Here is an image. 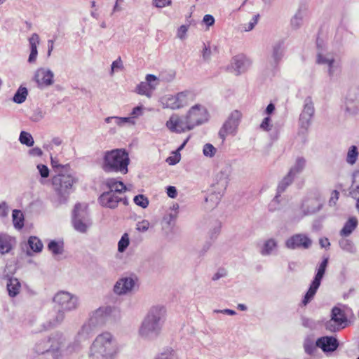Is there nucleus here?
<instances>
[{"mask_svg": "<svg viewBox=\"0 0 359 359\" xmlns=\"http://www.w3.org/2000/svg\"><path fill=\"white\" fill-rule=\"evenodd\" d=\"M114 120H115V123L119 126H122L126 123L132 122V118H130V117L114 116Z\"/></svg>", "mask_w": 359, "mask_h": 359, "instance_id": "864d4df0", "label": "nucleus"}, {"mask_svg": "<svg viewBox=\"0 0 359 359\" xmlns=\"http://www.w3.org/2000/svg\"><path fill=\"white\" fill-rule=\"evenodd\" d=\"M55 340L48 338L47 340L36 344L35 349L39 354H43L49 351H54L58 349L57 346H54Z\"/></svg>", "mask_w": 359, "mask_h": 359, "instance_id": "5701e85b", "label": "nucleus"}, {"mask_svg": "<svg viewBox=\"0 0 359 359\" xmlns=\"http://www.w3.org/2000/svg\"><path fill=\"white\" fill-rule=\"evenodd\" d=\"M242 114L241 111L234 110L228 117L227 120L223 124V126L219 131V136L224 141L229 135H235L237 128L240 123Z\"/></svg>", "mask_w": 359, "mask_h": 359, "instance_id": "f8f14e48", "label": "nucleus"}, {"mask_svg": "<svg viewBox=\"0 0 359 359\" xmlns=\"http://www.w3.org/2000/svg\"><path fill=\"white\" fill-rule=\"evenodd\" d=\"M28 95L27 89L25 87L20 86L15 93L13 101L18 104L24 102Z\"/></svg>", "mask_w": 359, "mask_h": 359, "instance_id": "f704fd0d", "label": "nucleus"}, {"mask_svg": "<svg viewBox=\"0 0 359 359\" xmlns=\"http://www.w3.org/2000/svg\"><path fill=\"white\" fill-rule=\"evenodd\" d=\"M20 142L28 147H31L34 144V140L32 136L27 132L22 131L19 138Z\"/></svg>", "mask_w": 359, "mask_h": 359, "instance_id": "a18cd8bd", "label": "nucleus"}, {"mask_svg": "<svg viewBox=\"0 0 359 359\" xmlns=\"http://www.w3.org/2000/svg\"><path fill=\"white\" fill-rule=\"evenodd\" d=\"M53 73L50 69H38L34 75V80L39 87L48 86L53 83Z\"/></svg>", "mask_w": 359, "mask_h": 359, "instance_id": "f3484780", "label": "nucleus"}, {"mask_svg": "<svg viewBox=\"0 0 359 359\" xmlns=\"http://www.w3.org/2000/svg\"><path fill=\"white\" fill-rule=\"evenodd\" d=\"M107 309L100 308L90 316L88 323L84 324L78 333L79 340L86 339L92 334L93 329L103 325L107 318Z\"/></svg>", "mask_w": 359, "mask_h": 359, "instance_id": "423d86ee", "label": "nucleus"}, {"mask_svg": "<svg viewBox=\"0 0 359 359\" xmlns=\"http://www.w3.org/2000/svg\"><path fill=\"white\" fill-rule=\"evenodd\" d=\"M50 164H51V166H52L54 172L56 174L58 172L66 171L67 170H70V167H69V164L62 165V164L59 163V161L56 158L51 157Z\"/></svg>", "mask_w": 359, "mask_h": 359, "instance_id": "4c0bfd02", "label": "nucleus"}, {"mask_svg": "<svg viewBox=\"0 0 359 359\" xmlns=\"http://www.w3.org/2000/svg\"><path fill=\"white\" fill-rule=\"evenodd\" d=\"M250 65L249 61L243 55H238L233 57L232 67L236 72V75L245 72Z\"/></svg>", "mask_w": 359, "mask_h": 359, "instance_id": "4be33fe9", "label": "nucleus"}, {"mask_svg": "<svg viewBox=\"0 0 359 359\" xmlns=\"http://www.w3.org/2000/svg\"><path fill=\"white\" fill-rule=\"evenodd\" d=\"M193 94L191 92L183 91L165 97L163 104L167 108L177 109L189 104L193 101Z\"/></svg>", "mask_w": 359, "mask_h": 359, "instance_id": "9d476101", "label": "nucleus"}, {"mask_svg": "<svg viewBox=\"0 0 359 359\" xmlns=\"http://www.w3.org/2000/svg\"><path fill=\"white\" fill-rule=\"evenodd\" d=\"M134 203L143 208H146L149 205L148 198L142 194H139L134 198Z\"/></svg>", "mask_w": 359, "mask_h": 359, "instance_id": "8fccbe9b", "label": "nucleus"}, {"mask_svg": "<svg viewBox=\"0 0 359 359\" xmlns=\"http://www.w3.org/2000/svg\"><path fill=\"white\" fill-rule=\"evenodd\" d=\"M276 246L277 243L274 239H269L264 243L260 252L262 255H269Z\"/></svg>", "mask_w": 359, "mask_h": 359, "instance_id": "e433bc0d", "label": "nucleus"}, {"mask_svg": "<svg viewBox=\"0 0 359 359\" xmlns=\"http://www.w3.org/2000/svg\"><path fill=\"white\" fill-rule=\"evenodd\" d=\"M72 223L74 229L81 232L85 233L90 225L87 208H83L81 204L76 203L73 210Z\"/></svg>", "mask_w": 359, "mask_h": 359, "instance_id": "6e6552de", "label": "nucleus"}, {"mask_svg": "<svg viewBox=\"0 0 359 359\" xmlns=\"http://www.w3.org/2000/svg\"><path fill=\"white\" fill-rule=\"evenodd\" d=\"M8 214V207L6 202L0 203V217H6Z\"/></svg>", "mask_w": 359, "mask_h": 359, "instance_id": "4d7b16f0", "label": "nucleus"}, {"mask_svg": "<svg viewBox=\"0 0 359 359\" xmlns=\"http://www.w3.org/2000/svg\"><path fill=\"white\" fill-rule=\"evenodd\" d=\"M37 168L41 177L47 178L49 176V169L46 165L43 164H39L37 165Z\"/></svg>", "mask_w": 359, "mask_h": 359, "instance_id": "603ef678", "label": "nucleus"}, {"mask_svg": "<svg viewBox=\"0 0 359 359\" xmlns=\"http://www.w3.org/2000/svg\"><path fill=\"white\" fill-rule=\"evenodd\" d=\"M166 310L163 306H152L139 328L140 336L147 340L156 339L165 320Z\"/></svg>", "mask_w": 359, "mask_h": 359, "instance_id": "f257e3e1", "label": "nucleus"}, {"mask_svg": "<svg viewBox=\"0 0 359 359\" xmlns=\"http://www.w3.org/2000/svg\"><path fill=\"white\" fill-rule=\"evenodd\" d=\"M13 222L15 228L21 229L24 226V215L19 210H14L12 213Z\"/></svg>", "mask_w": 359, "mask_h": 359, "instance_id": "2f4dec72", "label": "nucleus"}, {"mask_svg": "<svg viewBox=\"0 0 359 359\" xmlns=\"http://www.w3.org/2000/svg\"><path fill=\"white\" fill-rule=\"evenodd\" d=\"M358 194H359V185L356 184L355 180H354L351 188L350 194L353 198H356Z\"/></svg>", "mask_w": 359, "mask_h": 359, "instance_id": "052dcab7", "label": "nucleus"}, {"mask_svg": "<svg viewBox=\"0 0 359 359\" xmlns=\"http://www.w3.org/2000/svg\"><path fill=\"white\" fill-rule=\"evenodd\" d=\"M155 86L148 83L147 82H141L136 88V92L140 95H144L147 97H151Z\"/></svg>", "mask_w": 359, "mask_h": 359, "instance_id": "c756f323", "label": "nucleus"}, {"mask_svg": "<svg viewBox=\"0 0 359 359\" xmlns=\"http://www.w3.org/2000/svg\"><path fill=\"white\" fill-rule=\"evenodd\" d=\"M312 241L306 235L297 233L290 237L285 242V246L292 250L308 249L311 246Z\"/></svg>", "mask_w": 359, "mask_h": 359, "instance_id": "4468645a", "label": "nucleus"}, {"mask_svg": "<svg viewBox=\"0 0 359 359\" xmlns=\"http://www.w3.org/2000/svg\"><path fill=\"white\" fill-rule=\"evenodd\" d=\"M39 36L36 33H34L29 39L30 46V54L29 56L28 62L29 63H32L36 61L38 54L37 46L39 44Z\"/></svg>", "mask_w": 359, "mask_h": 359, "instance_id": "b1692460", "label": "nucleus"}, {"mask_svg": "<svg viewBox=\"0 0 359 359\" xmlns=\"http://www.w3.org/2000/svg\"><path fill=\"white\" fill-rule=\"evenodd\" d=\"M112 335L104 332L98 335L90 347V356L93 359H108L114 352Z\"/></svg>", "mask_w": 359, "mask_h": 359, "instance_id": "20e7f679", "label": "nucleus"}, {"mask_svg": "<svg viewBox=\"0 0 359 359\" xmlns=\"http://www.w3.org/2000/svg\"><path fill=\"white\" fill-rule=\"evenodd\" d=\"M339 193L337 190H334L331 194V197L329 200V205L330 206L334 205L339 199Z\"/></svg>", "mask_w": 359, "mask_h": 359, "instance_id": "bf43d9fd", "label": "nucleus"}, {"mask_svg": "<svg viewBox=\"0 0 359 359\" xmlns=\"http://www.w3.org/2000/svg\"><path fill=\"white\" fill-rule=\"evenodd\" d=\"M51 182L55 192L62 199L66 198L69 195L76 179L70 173V170H67L55 174L53 176Z\"/></svg>", "mask_w": 359, "mask_h": 359, "instance_id": "39448f33", "label": "nucleus"}, {"mask_svg": "<svg viewBox=\"0 0 359 359\" xmlns=\"http://www.w3.org/2000/svg\"><path fill=\"white\" fill-rule=\"evenodd\" d=\"M203 22L208 26H212L215 23V18L212 15L207 14L203 17Z\"/></svg>", "mask_w": 359, "mask_h": 359, "instance_id": "e2e57ef3", "label": "nucleus"}, {"mask_svg": "<svg viewBox=\"0 0 359 359\" xmlns=\"http://www.w3.org/2000/svg\"><path fill=\"white\" fill-rule=\"evenodd\" d=\"M6 288L8 295L15 297L20 293L21 284L18 278L10 277L8 278Z\"/></svg>", "mask_w": 359, "mask_h": 359, "instance_id": "393cba45", "label": "nucleus"}, {"mask_svg": "<svg viewBox=\"0 0 359 359\" xmlns=\"http://www.w3.org/2000/svg\"><path fill=\"white\" fill-rule=\"evenodd\" d=\"M189 128H194L208 120V113L205 107L201 104L193 106L186 116Z\"/></svg>", "mask_w": 359, "mask_h": 359, "instance_id": "9b49d317", "label": "nucleus"}, {"mask_svg": "<svg viewBox=\"0 0 359 359\" xmlns=\"http://www.w3.org/2000/svg\"><path fill=\"white\" fill-rule=\"evenodd\" d=\"M303 22V17L301 12H297L294 16L291 19V26L293 29H298L301 27Z\"/></svg>", "mask_w": 359, "mask_h": 359, "instance_id": "09e8293b", "label": "nucleus"}, {"mask_svg": "<svg viewBox=\"0 0 359 359\" xmlns=\"http://www.w3.org/2000/svg\"><path fill=\"white\" fill-rule=\"evenodd\" d=\"M339 246L343 250L351 253H353L355 251V248L353 242L346 238H341L339 241Z\"/></svg>", "mask_w": 359, "mask_h": 359, "instance_id": "ea45409f", "label": "nucleus"}, {"mask_svg": "<svg viewBox=\"0 0 359 359\" xmlns=\"http://www.w3.org/2000/svg\"><path fill=\"white\" fill-rule=\"evenodd\" d=\"M48 248L54 255H61L63 252V243L52 241L48 243Z\"/></svg>", "mask_w": 359, "mask_h": 359, "instance_id": "58836bf2", "label": "nucleus"}, {"mask_svg": "<svg viewBox=\"0 0 359 359\" xmlns=\"http://www.w3.org/2000/svg\"><path fill=\"white\" fill-rule=\"evenodd\" d=\"M294 176L292 174H290V172H288L287 175L283 177L282 181L279 183L278 188H277V194L276 195L273 202H278V198L280 197L281 193L285 191L286 188L292 184L294 179Z\"/></svg>", "mask_w": 359, "mask_h": 359, "instance_id": "a878e982", "label": "nucleus"}, {"mask_svg": "<svg viewBox=\"0 0 359 359\" xmlns=\"http://www.w3.org/2000/svg\"><path fill=\"white\" fill-rule=\"evenodd\" d=\"M216 148L210 143H206L203 148V154L205 156L212 158L216 154Z\"/></svg>", "mask_w": 359, "mask_h": 359, "instance_id": "49530a36", "label": "nucleus"}, {"mask_svg": "<svg viewBox=\"0 0 359 359\" xmlns=\"http://www.w3.org/2000/svg\"><path fill=\"white\" fill-rule=\"evenodd\" d=\"M305 165V158L303 157H298L296 160L295 164L290 168L289 172L295 177L304 170Z\"/></svg>", "mask_w": 359, "mask_h": 359, "instance_id": "72a5a7b5", "label": "nucleus"}, {"mask_svg": "<svg viewBox=\"0 0 359 359\" xmlns=\"http://www.w3.org/2000/svg\"><path fill=\"white\" fill-rule=\"evenodd\" d=\"M322 206L321 199L318 197L308 198L302 204L303 211L306 215L317 212L321 209Z\"/></svg>", "mask_w": 359, "mask_h": 359, "instance_id": "a211bd4d", "label": "nucleus"}, {"mask_svg": "<svg viewBox=\"0 0 359 359\" xmlns=\"http://www.w3.org/2000/svg\"><path fill=\"white\" fill-rule=\"evenodd\" d=\"M123 64L121 57H118L116 60L114 61L111 64V72H113L116 69H122Z\"/></svg>", "mask_w": 359, "mask_h": 359, "instance_id": "0e129e2a", "label": "nucleus"}, {"mask_svg": "<svg viewBox=\"0 0 359 359\" xmlns=\"http://www.w3.org/2000/svg\"><path fill=\"white\" fill-rule=\"evenodd\" d=\"M358 156L357 147L355 146H351L348 151L346 161L353 165L354 164Z\"/></svg>", "mask_w": 359, "mask_h": 359, "instance_id": "c03bdc74", "label": "nucleus"}, {"mask_svg": "<svg viewBox=\"0 0 359 359\" xmlns=\"http://www.w3.org/2000/svg\"><path fill=\"white\" fill-rule=\"evenodd\" d=\"M317 62L318 64L322 65H328V73L330 76H332L334 73V66L333 64L334 62V60L333 57H327L326 56L323 55L322 54H318L317 55Z\"/></svg>", "mask_w": 359, "mask_h": 359, "instance_id": "7c9ffc66", "label": "nucleus"}, {"mask_svg": "<svg viewBox=\"0 0 359 359\" xmlns=\"http://www.w3.org/2000/svg\"><path fill=\"white\" fill-rule=\"evenodd\" d=\"M329 258L324 257L322 262L318 266L317 273L314 277V279L311 283L310 287L302 300V304L304 306H306L309 302H310L313 299L318 287H320L321 280L323 278L326 268L327 266Z\"/></svg>", "mask_w": 359, "mask_h": 359, "instance_id": "0eeeda50", "label": "nucleus"}, {"mask_svg": "<svg viewBox=\"0 0 359 359\" xmlns=\"http://www.w3.org/2000/svg\"><path fill=\"white\" fill-rule=\"evenodd\" d=\"M149 227V222L147 220H142L137 224V230L139 231H146Z\"/></svg>", "mask_w": 359, "mask_h": 359, "instance_id": "5fc2aeb1", "label": "nucleus"}, {"mask_svg": "<svg viewBox=\"0 0 359 359\" xmlns=\"http://www.w3.org/2000/svg\"><path fill=\"white\" fill-rule=\"evenodd\" d=\"M11 249V237L6 233H0V253H8Z\"/></svg>", "mask_w": 359, "mask_h": 359, "instance_id": "cd10ccee", "label": "nucleus"}, {"mask_svg": "<svg viewBox=\"0 0 359 359\" xmlns=\"http://www.w3.org/2000/svg\"><path fill=\"white\" fill-rule=\"evenodd\" d=\"M318 347V346H317V341L316 342V344H314L313 341L309 339H307L304 341V351L307 354H309L310 355H313L315 351L317 350Z\"/></svg>", "mask_w": 359, "mask_h": 359, "instance_id": "79ce46f5", "label": "nucleus"}, {"mask_svg": "<svg viewBox=\"0 0 359 359\" xmlns=\"http://www.w3.org/2000/svg\"><path fill=\"white\" fill-rule=\"evenodd\" d=\"M283 41H278L273 48V58L275 63L278 64L283 55Z\"/></svg>", "mask_w": 359, "mask_h": 359, "instance_id": "473e14b6", "label": "nucleus"}, {"mask_svg": "<svg viewBox=\"0 0 359 359\" xmlns=\"http://www.w3.org/2000/svg\"><path fill=\"white\" fill-rule=\"evenodd\" d=\"M275 110V106L273 104L270 103L266 108L265 113L268 115L271 114Z\"/></svg>", "mask_w": 359, "mask_h": 359, "instance_id": "774afa93", "label": "nucleus"}, {"mask_svg": "<svg viewBox=\"0 0 359 359\" xmlns=\"http://www.w3.org/2000/svg\"><path fill=\"white\" fill-rule=\"evenodd\" d=\"M29 154L34 156H41L43 154L41 149L39 147H34L29 150Z\"/></svg>", "mask_w": 359, "mask_h": 359, "instance_id": "69168bd1", "label": "nucleus"}, {"mask_svg": "<svg viewBox=\"0 0 359 359\" xmlns=\"http://www.w3.org/2000/svg\"><path fill=\"white\" fill-rule=\"evenodd\" d=\"M271 119L269 116H267L264 118L262 123L260 124V128L264 131H269L271 129Z\"/></svg>", "mask_w": 359, "mask_h": 359, "instance_id": "3c124183", "label": "nucleus"}, {"mask_svg": "<svg viewBox=\"0 0 359 359\" xmlns=\"http://www.w3.org/2000/svg\"><path fill=\"white\" fill-rule=\"evenodd\" d=\"M128 234L125 233L118 243V250L119 252H123L126 250L129 245Z\"/></svg>", "mask_w": 359, "mask_h": 359, "instance_id": "de8ad7c7", "label": "nucleus"}, {"mask_svg": "<svg viewBox=\"0 0 359 359\" xmlns=\"http://www.w3.org/2000/svg\"><path fill=\"white\" fill-rule=\"evenodd\" d=\"M98 201L102 207L110 209L117 208L121 202L125 205L128 204V199L125 196H120L108 191L102 193L98 198Z\"/></svg>", "mask_w": 359, "mask_h": 359, "instance_id": "ddd939ff", "label": "nucleus"}, {"mask_svg": "<svg viewBox=\"0 0 359 359\" xmlns=\"http://www.w3.org/2000/svg\"><path fill=\"white\" fill-rule=\"evenodd\" d=\"M30 249L35 252H39L42 250L43 243L40 239L36 236H30L27 241Z\"/></svg>", "mask_w": 359, "mask_h": 359, "instance_id": "c9c22d12", "label": "nucleus"}, {"mask_svg": "<svg viewBox=\"0 0 359 359\" xmlns=\"http://www.w3.org/2000/svg\"><path fill=\"white\" fill-rule=\"evenodd\" d=\"M167 194L170 198H175L177 196V191L175 187L168 186L167 187Z\"/></svg>", "mask_w": 359, "mask_h": 359, "instance_id": "680f3d73", "label": "nucleus"}, {"mask_svg": "<svg viewBox=\"0 0 359 359\" xmlns=\"http://www.w3.org/2000/svg\"><path fill=\"white\" fill-rule=\"evenodd\" d=\"M347 321L344 311L334 306L332 309L331 319L325 323V328L332 332H338L347 325Z\"/></svg>", "mask_w": 359, "mask_h": 359, "instance_id": "1a4fd4ad", "label": "nucleus"}, {"mask_svg": "<svg viewBox=\"0 0 359 359\" xmlns=\"http://www.w3.org/2000/svg\"><path fill=\"white\" fill-rule=\"evenodd\" d=\"M166 126L171 131L177 133H182L192 129L189 128L188 119L187 117L184 121L176 115H172L170 117L169 120L166 122Z\"/></svg>", "mask_w": 359, "mask_h": 359, "instance_id": "dca6fc26", "label": "nucleus"}, {"mask_svg": "<svg viewBox=\"0 0 359 359\" xmlns=\"http://www.w3.org/2000/svg\"><path fill=\"white\" fill-rule=\"evenodd\" d=\"M170 4L171 0H153V5L157 8H163Z\"/></svg>", "mask_w": 359, "mask_h": 359, "instance_id": "6e6d98bb", "label": "nucleus"}, {"mask_svg": "<svg viewBox=\"0 0 359 359\" xmlns=\"http://www.w3.org/2000/svg\"><path fill=\"white\" fill-rule=\"evenodd\" d=\"M55 306L57 313L54 319L49 322L48 328L61 323L65 319V312L74 310L78 306V298L66 291H59L54 297Z\"/></svg>", "mask_w": 359, "mask_h": 359, "instance_id": "7ed1b4c3", "label": "nucleus"}, {"mask_svg": "<svg viewBox=\"0 0 359 359\" xmlns=\"http://www.w3.org/2000/svg\"><path fill=\"white\" fill-rule=\"evenodd\" d=\"M105 184L109 189L108 192L111 194L123 196V193L126 191V187L121 181H118L115 178H109L106 180Z\"/></svg>", "mask_w": 359, "mask_h": 359, "instance_id": "412c9836", "label": "nucleus"}, {"mask_svg": "<svg viewBox=\"0 0 359 359\" xmlns=\"http://www.w3.org/2000/svg\"><path fill=\"white\" fill-rule=\"evenodd\" d=\"M314 111L315 109L311 97H307L304 100V109L299 117V123L302 128L304 129L309 128Z\"/></svg>", "mask_w": 359, "mask_h": 359, "instance_id": "2eb2a0df", "label": "nucleus"}, {"mask_svg": "<svg viewBox=\"0 0 359 359\" xmlns=\"http://www.w3.org/2000/svg\"><path fill=\"white\" fill-rule=\"evenodd\" d=\"M221 200L219 194L211 193L205 198V208L207 210H212L219 204Z\"/></svg>", "mask_w": 359, "mask_h": 359, "instance_id": "c85d7f7f", "label": "nucleus"}, {"mask_svg": "<svg viewBox=\"0 0 359 359\" xmlns=\"http://www.w3.org/2000/svg\"><path fill=\"white\" fill-rule=\"evenodd\" d=\"M357 226L358 219L356 217H352L349 218L340 231V236L344 237L348 236L355 229Z\"/></svg>", "mask_w": 359, "mask_h": 359, "instance_id": "bb28decb", "label": "nucleus"}, {"mask_svg": "<svg viewBox=\"0 0 359 359\" xmlns=\"http://www.w3.org/2000/svg\"><path fill=\"white\" fill-rule=\"evenodd\" d=\"M211 50L209 46H207L204 44V48L203 50V57L205 60L208 59L210 56Z\"/></svg>", "mask_w": 359, "mask_h": 359, "instance_id": "338daca9", "label": "nucleus"}, {"mask_svg": "<svg viewBox=\"0 0 359 359\" xmlns=\"http://www.w3.org/2000/svg\"><path fill=\"white\" fill-rule=\"evenodd\" d=\"M187 31H188V26L181 25L177 30V35L180 39H183L185 38Z\"/></svg>", "mask_w": 359, "mask_h": 359, "instance_id": "13d9d810", "label": "nucleus"}, {"mask_svg": "<svg viewBox=\"0 0 359 359\" xmlns=\"http://www.w3.org/2000/svg\"><path fill=\"white\" fill-rule=\"evenodd\" d=\"M155 359H179V357L175 351L168 348L161 353Z\"/></svg>", "mask_w": 359, "mask_h": 359, "instance_id": "a19ab883", "label": "nucleus"}, {"mask_svg": "<svg viewBox=\"0 0 359 359\" xmlns=\"http://www.w3.org/2000/svg\"><path fill=\"white\" fill-rule=\"evenodd\" d=\"M346 100L347 103L354 102L359 103V88L350 89L346 96Z\"/></svg>", "mask_w": 359, "mask_h": 359, "instance_id": "37998d69", "label": "nucleus"}, {"mask_svg": "<svg viewBox=\"0 0 359 359\" xmlns=\"http://www.w3.org/2000/svg\"><path fill=\"white\" fill-rule=\"evenodd\" d=\"M317 346L324 352H330L335 351L339 344L337 339L333 337H323L317 340Z\"/></svg>", "mask_w": 359, "mask_h": 359, "instance_id": "6ab92c4d", "label": "nucleus"}, {"mask_svg": "<svg viewBox=\"0 0 359 359\" xmlns=\"http://www.w3.org/2000/svg\"><path fill=\"white\" fill-rule=\"evenodd\" d=\"M135 286V280L132 278H121L114 285V292L122 294L130 291Z\"/></svg>", "mask_w": 359, "mask_h": 359, "instance_id": "aec40b11", "label": "nucleus"}, {"mask_svg": "<svg viewBox=\"0 0 359 359\" xmlns=\"http://www.w3.org/2000/svg\"><path fill=\"white\" fill-rule=\"evenodd\" d=\"M130 158L125 149H114L103 152L100 167L105 172H120L126 174L128 172Z\"/></svg>", "mask_w": 359, "mask_h": 359, "instance_id": "f03ea898", "label": "nucleus"}]
</instances>
